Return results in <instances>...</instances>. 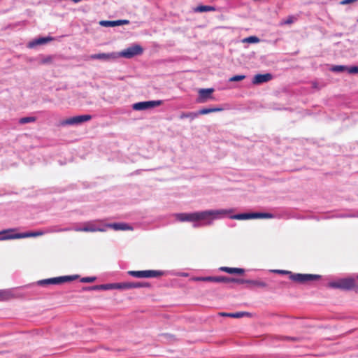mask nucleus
<instances>
[{
  "label": "nucleus",
  "instance_id": "20e7f679",
  "mask_svg": "<svg viewBox=\"0 0 358 358\" xmlns=\"http://www.w3.org/2000/svg\"><path fill=\"white\" fill-rule=\"evenodd\" d=\"M128 274L138 278H151L162 276L164 272L162 271L146 270V271H129Z\"/></svg>",
  "mask_w": 358,
  "mask_h": 358
},
{
  "label": "nucleus",
  "instance_id": "aec40b11",
  "mask_svg": "<svg viewBox=\"0 0 358 358\" xmlns=\"http://www.w3.org/2000/svg\"><path fill=\"white\" fill-rule=\"evenodd\" d=\"M246 284H248L250 287H267V284L262 280H247Z\"/></svg>",
  "mask_w": 358,
  "mask_h": 358
},
{
  "label": "nucleus",
  "instance_id": "79ce46f5",
  "mask_svg": "<svg viewBox=\"0 0 358 358\" xmlns=\"http://www.w3.org/2000/svg\"><path fill=\"white\" fill-rule=\"evenodd\" d=\"M357 278H358V275H357Z\"/></svg>",
  "mask_w": 358,
  "mask_h": 358
},
{
  "label": "nucleus",
  "instance_id": "6ab92c4d",
  "mask_svg": "<svg viewBox=\"0 0 358 358\" xmlns=\"http://www.w3.org/2000/svg\"><path fill=\"white\" fill-rule=\"evenodd\" d=\"M220 315L225 316V317H234V318H240L243 316H250V314L248 312H237L234 313H220Z\"/></svg>",
  "mask_w": 358,
  "mask_h": 358
},
{
  "label": "nucleus",
  "instance_id": "9d476101",
  "mask_svg": "<svg viewBox=\"0 0 358 358\" xmlns=\"http://www.w3.org/2000/svg\"><path fill=\"white\" fill-rule=\"evenodd\" d=\"M161 101H148L138 102L132 106V108L135 110H144L148 108H154L161 105Z\"/></svg>",
  "mask_w": 358,
  "mask_h": 358
},
{
  "label": "nucleus",
  "instance_id": "f3484780",
  "mask_svg": "<svg viewBox=\"0 0 358 358\" xmlns=\"http://www.w3.org/2000/svg\"><path fill=\"white\" fill-rule=\"evenodd\" d=\"M52 41H53V38L50 37V36L38 38L35 39L34 41L30 42L29 43V47L34 48L36 45L45 44Z\"/></svg>",
  "mask_w": 358,
  "mask_h": 358
},
{
  "label": "nucleus",
  "instance_id": "39448f33",
  "mask_svg": "<svg viewBox=\"0 0 358 358\" xmlns=\"http://www.w3.org/2000/svg\"><path fill=\"white\" fill-rule=\"evenodd\" d=\"M77 278L76 275H66V276H61L52 278L48 279H44L38 281V285L41 286L49 285H59L64 283L66 282L72 281Z\"/></svg>",
  "mask_w": 358,
  "mask_h": 358
},
{
  "label": "nucleus",
  "instance_id": "c85d7f7f",
  "mask_svg": "<svg viewBox=\"0 0 358 358\" xmlns=\"http://www.w3.org/2000/svg\"><path fill=\"white\" fill-rule=\"evenodd\" d=\"M243 43H257L259 42V38L257 36H252L247 38H245L243 40Z\"/></svg>",
  "mask_w": 358,
  "mask_h": 358
},
{
  "label": "nucleus",
  "instance_id": "c756f323",
  "mask_svg": "<svg viewBox=\"0 0 358 358\" xmlns=\"http://www.w3.org/2000/svg\"><path fill=\"white\" fill-rule=\"evenodd\" d=\"M331 70L334 72L348 71V66L344 65H336L331 67Z\"/></svg>",
  "mask_w": 358,
  "mask_h": 358
},
{
  "label": "nucleus",
  "instance_id": "f257e3e1",
  "mask_svg": "<svg viewBox=\"0 0 358 358\" xmlns=\"http://www.w3.org/2000/svg\"><path fill=\"white\" fill-rule=\"evenodd\" d=\"M227 210H206L202 212H195L192 213H178L176 215V219L180 222H198L206 220L207 224H210L211 221L219 215H225Z\"/></svg>",
  "mask_w": 358,
  "mask_h": 358
},
{
  "label": "nucleus",
  "instance_id": "6e6552de",
  "mask_svg": "<svg viewBox=\"0 0 358 358\" xmlns=\"http://www.w3.org/2000/svg\"><path fill=\"white\" fill-rule=\"evenodd\" d=\"M320 275L315 274L290 273L289 279L299 283H305L308 281L317 280Z\"/></svg>",
  "mask_w": 358,
  "mask_h": 358
},
{
  "label": "nucleus",
  "instance_id": "2eb2a0df",
  "mask_svg": "<svg viewBox=\"0 0 358 358\" xmlns=\"http://www.w3.org/2000/svg\"><path fill=\"white\" fill-rule=\"evenodd\" d=\"M106 227L112 228L113 229H114L115 231H118V230H122V231L130 230V231H131V230H133V227L131 226H130L129 224H128L127 223H123V222L108 224L106 225Z\"/></svg>",
  "mask_w": 358,
  "mask_h": 358
},
{
  "label": "nucleus",
  "instance_id": "72a5a7b5",
  "mask_svg": "<svg viewBox=\"0 0 358 358\" xmlns=\"http://www.w3.org/2000/svg\"><path fill=\"white\" fill-rule=\"evenodd\" d=\"M348 72L350 74L358 73V66H348Z\"/></svg>",
  "mask_w": 358,
  "mask_h": 358
},
{
  "label": "nucleus",
  "instance_id": "4468645a",
  "mask_svg": "<svg viewBox=\"0 0 358 358\" xmlns=\"http://www.w3.org/2000/svg\"><path fill=\"white\" fill-rule=\"evenodd\" d=\"M94 289H126L125 282L121 283H113L106 284L99 286H94Z\"/></svg>",
  "mask_w": 358,
  "mask_h": 358
},
{
  "label": "nucleus",
  "instance_id": "a211bd4d",
  "mask_svg": "<svg viewBox=\"0 0 358 358\" xmlns=\"http://www.w3.org/2000/svg\"><path fill=\"white\" fill-rule=\"evenodd\" d=\"M220 270L222 271H224L226 273H230V274H239L241 275L244 273L243 268H231V267H227V266H222L220 268Z\"/></svg>",
  "mask_w": 358,
  "mask_h": 358
},
{
  "label": "nucleus",
  "instance_id": "5701e85b",
  "mask_svg": "<svg viewBox=\"0 0 358 358\" xmlns=\"http://www.w3.org/2000/svg\"><path fill=\"white\" fill-rule=\"evenodd\" d=\"M13 297L10 291L8 289L0 290V301H7Z\"/></svg>",
  "mask_w": 358,
  "mask_h": 358
},
{
  "label": "nucleus",
  "instance_id": "4c0bfd02",
  "mask_svg": "<svg viewBox=\"0 0 358 358\" xmlns=\"http://www.w3.org/2000/svg\"><path fill=\"white\" fill-rule=\"evenodd\" d=\"M231 280H230V282H236V283H238V284H246V281L247 280H244V279H237V278H231Z\"/></svg>",
  "mask_w": 358,
  "mask_h": 358
},
{
  "label": "nucleus",
  "instance_id": "cd10ccee",
  "mask_svg": "<svg viewBox=\"0 0 358 358\" xmlns=\"http://www.w3.org/2000/svg\"><path fill=\"white\" fill-rule=\"evenodd\" d=\"M198 116V113H181V115H180V119H184V118H191L192 120L196 118V117Z\"/></svg>",
  "mask_w": 358,
  "mask_h": 358
},
{
  "label": "nucleus",
  "instance_id": "dca6fc26",
  "mask_svg": "<svg viewBox=\"0 0 358 358\" xmlns=\"http://www.w3.org/2000/svg\"><path fill=\"white\" fill-rule=\"evenodd\" d=\"M214 92V89L208 88V89H201L199 91V102L204 103L206 101L207 99L210 97V94Z\"/></svg>",
  "mask_w": 358,
  "mask_h": 358
},
{
  "label": "nucleus",
  "instance_id": "423d86ee",
  "mask_svg": "<svg viewBox=\"0 0 358 358\" xmlns=\"http://www.w3.org/2000/svg\"><path fill=\"white\" fill-rule=\"evenodd\" d=\"M273 215L267 213H240L230 217L233 220H248L257 218H272Z\"/></svg>",
  "mask_w": 358,
  "mask_h": 358
},
{
  "label": "nucleus",
  "instance_id": "f704fd0d",
  "mask_svg": "<svg viewBox=\"0 0 358 358\" xmlns=\"http://www.w3.org/2000/svg\"><path fill=\"white\" fill-rule=\"evenodd\" d=\"M272 272L279 273V274H283V275H289V277L290 276L291 271H285V270H273Z\"/></svg>",
  "mask_w": 358,
  "mask_h": 358
},
{
  "label": "nucleus",
  "instance_id": "a878e982",
  "mask_svg": "<svg viewBox=\"0 0 358 358\" xmlns=\"http://www.w3.org/2000/svg\"><path fill=\"white\" fill-rule=\"evenodd\" d=\"M126 289L139 288L146 286L145 283L141 282H125Z\"/></svg>",
  "mask_w": 358,
  "mask_h": 358
},
{
  "label": "nucleus",
  "instance_id": "ddd939ff",
  "mask_svg": "<svg viewBox=\"0 0 358 358\" xmlns=\"http://www.w3.org/2000/svg\"><path fill=\"white\" fill-rule=\"evenodd\" d=\"M273 76L271 73L257 74L254 76L252 83L254 85H259L263 83H266L272 79Z\"/></svg>",
  "mask_w": 358,
  "mask_h": 358
},
{
  "label": "nucleus",
  "instance_id": "473e14b6",
  "mask_svg": "<svg viewBox=\"0 0 358 358\" xmlns=\"http://www.w3.org/2000/svg\"><path fill=\"white\" fill-rule=\"evenodd\" d=\"M214 277H199L196 278L194 280L198 281H209V282H213Z\"/></svg>",
  "mask_w": 358,
  "mask_h": 358
},
{
  "label": "nucleus",
  "instance_id": "9b49d317",
  "mask_svg": "<svg viewBox=\"0 0 358 358\" xmlns=\"http://www.w3.org/2000/svg\"><path fill=\"white\" fill-rule=\"evenodd\" d=\"M90 58L92 59H102V60H113L118 58V55L116 52L110 53H99L90 55Z\"/></svg>",
  "mask_w": 358,
  "mask_h": 358
},
{
  "label": "nucleus",
  "instance_id": "bb28decb",
  "mask_svg": "<svg viewBox=\"0 0 358 358\" xmlns=\"http://www.w3.org/2000/svg\"><path fill=\"white\" fill-rule=\"evenodd\" d=\"M36 121V117H22L19 120V123L22 124H24L29 122H34Z\"/></svg>",
  "mask_w": 358,
  "mask_h": 358
},
{
  "label": "nucleus",
  "instance_id": "1a4fd4ad",
  "mask_svg": "<svg viewBox=\"0 0 358 358\" xmlns=\"http://www.w3.org/2000/svg\"><path fill=\"white\" fill-rule=\"evenodd\" d=\"M92 119V116L90 115H83L71 117L68 118L63 122H62V125H73V124H79L84 122L90 121Z\"/></svg>",
  "mask_w": 358,
  "mask_h": 358
},
{
  "label": "nucleus",
  "instance_id": "b1692460",
  "mask_svg": "<svg viewBox=\"0 0 358 358\" xmlns=\"http://www.w3.org/2000/svg\"><path fill=\"white\" fill-rule=\"evenodd\" d=\"M216 8L211 6H199L195 9L194 11L196 12H210V11H215Z\"/></svg>",
  "mask_w": 358,
  "mask_h": 358
},
{
  "label": "nucleus",
  "instance_id": "c9c22d12",
  "mask_svg": "<svg viewBox=\"0 0 358 358\" xmlns=\"http://www.w3.org/2000/svg\"><path fill=\"white\" fill-rule=\"evenodd\" d=\"M96 280L95 277H85L81 279L82 282H93Z\"/></svg>",
  "mask_w": 358,
  "mask_h": 358
},
{
  "label": "nucleus",
  "instance_id": "58836bf2",
  "mask_svg": "<svg viewBox=\"0 0 358 358\" xmlns=\"http://www.w3.org/2000/svg\"><path fill=\"white\" fill-rule=\"evenodd\" d=\"M357 1H358V0H343V1H340L339 3H340V5L344 6V5L355 3Z\"/></svg>",
  "mask_w": 358,
  "mask_h": 358
},
{
  "label": "nucleus",
  "instance_id": "7ed1b4c3",
  "mask_svg": "<svg viewBox=\"0 0 358 358\" xmlns=\"http://www.w3.org/2000/svg\"><path fill=\"white\" fill-rule=\"evenodd\" d=\"M332 288H337L344 290H350L355 287V280L352 278H342L337 281L331 282L329 284Z\"/></svg>",
  "mask_w": 358,
  "mask_h": 358
},
{
  "label": "nucleus",
  "instance_id": "0eeeda50",
  "mask_svg": "<svg viewBox=\"0 0 358 358\" xmlns=\"http://www.w3.org/2000/svg\"><path fill=\"white\" fill-rule=\"evenodd\" d=\"M143 49L140 45H134L130 46L119 53H117L118 57L131 58L143 53Z\"/></svg>",
  "mask_w": 358,
  "mask_h": 358
},
{
  "label": "nucleus",
  "instance_id": "a19ab883",
  "mask_svg": "<svg viewBox=\"0 0 358 358\" xmlns=\"http://www.w3.org/2000/svg\"><path fill=\"white\" fill-rule=\"evenodd\" d=\"M50 60H51V59H50V58H49V59H45L44 62H50Z\"/></svg>",
  "mask_w": 358,
  "mask_h": 358
},
{
  "label": "nucleus",
  "instance_id": "e433bc0d",
  "mask_svg": "<svg viewBox=\"0 0 358 358\" xmlns=\"http://www.w3.org/2000/svg\"><path fill=\"white\" fill-rule=\"evenodd\" d=\"M294 22V17L292 16H289L284 22H281L280 24H290Z\"/></svg>",
  "mask_w": 358,
  "mask_h": 358
},
{
  "label": "nucleus",
  "instance_id": "f03ea898",
  "mask_svg": "<svg viewBox=\"0 0 358 358\" xmlns=\"http://www.w3.org/2000/svg\"><path fill=\"white\" fill-rule=\"evenodd\" d=\"M16 229H8L6 230H3L0 231L1 234H6L4 236L0 238V240H10V239H18V238H30V237H37L41 236L44 235L43 231L39 230L36 231H29L25 233H17V234H10L11 232L15 231Z\"/></svg>",
  "mask_w": 358,
  "mask_h": 358
},
{
  "label": "nucleus",
  "instance_id": "f8f14e48",
  "mask_svg": "<svg viewBox=\"0 0 358 358\" xmlns=\"http://www.w3.org/2000/svg\"><path fill=\"white\" fill-rule=\"evenodd\" d=\"M76 231H83V232H96V231H105V229L98 228L95 227L92 223L87 222L85 223L83 227L75 229Z\"/></svg>",
  "mask_w": 358,
  "mask_h": 358
},
{
  "label": "nucleus",
  "instance_id": "ea45409f",
  "mask_svg": "<svg viewBox=\"0 0 358 358\" xmlns=\"http://www.w3.org/2000/svg\"><path fill=\"white\" fill-rule=\"evenodd\" d=\"M117 22H120L119 26L122 24H127L129 23V21L127 20H117Z\"/></svg>",
  "mask_w": 358,
  "mask_h": 358
},
{
  "label": "nucleus",
  "instance_id": "2f4dec72",
  "mask_svg": "<svg viewBox=\"0 0 358 358\" xmlns=\"http://www.w3.org/2000/svg\"><path fill=\"white\" fill-rule=\"evenodd\" d=\"M245 76H244V75H237V76H234L230 78L229 81H231V82L241 81V80H243V79H245Z\"/></svg>",
  "mask_w": 358,
  "mask_h": 358
},
{
  "label": "nucleus",
  "instance_id": "412c9836",
  "mask_svg": "<svg viewBox=\"0 0 358 358\" xmlns=\"http://www.w3.org/2000/svg\"><path fill=\"white\" fill-rule=\"evenodd\" d=\"M223 109L222 108H202L199 110L196 113H198V115H206L210 113L214 112H219L222 111Z\"/></svg>",
  "mask_w": 358,
  "mask_h": 358
},
{
  "label": "nucleus",
  "instance_id": "4be33fe9",
  "mask_svg": "<svg viewBox=\"0 0 358 358\" xmlns=\"http://www.w3.org/2000/svg\"><path fill=\"white\" fill-rule=\"evenodd\" d=\"M70 230L71 229L69 228H61V227L55 226V227H51L47 229V230L43 232L45 234V233H59V232L68 231Z\"/></svg>",
  "mask_w": 358,
  "mask_h": 358
},
{
  "label": "nucleus",
  "instance_id": "7c9ffc66",
  "mask_svg": "<svg viewBox=\"0 0 358 358\" xmlns=\"http://www.w3.org/2000/svg\"><path fill=\"white\" fill-rule=\"evenodd\" d=\"M231 278L220 276V277H214L213 282H224V283H230Z\"/></svg>",
  "mask_w": 358,
  "mask_h": 358
},
{
  "label": "nucleus",
  "instance_id": "393cba45",
  "mask_svg": "<svg viewBox=\"0 0 358 358\" xmlns=\"http://www.w3.org/2000/svg\"><path fill=\"white\" fill-rule=\"evenodd\" d=\"M119 24H120V22H118L117 20H114V21L101 20L99 22L100 25H101L103 27H106L119 26Z\"/></svg>",
  "mask_w": 358,
  "mask_h": 358
}]
</instances>
